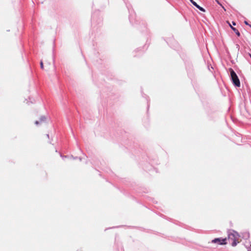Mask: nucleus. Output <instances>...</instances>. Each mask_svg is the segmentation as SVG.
<instances>
[{
    "label": "nucleus",
    "instance_id": "obj_1",
    "mask_svg": "<svg viewBox=\"0 0 251 251\" xmlns=\"http://www.w3.org/2000/svg\"><path fill=\"white\" fill-rule=\"evenodd\" d=\"M240 236L237 232L233 231L228 234V240L229 242H231L232 246L235 247L240 242Z\"/></svg>",
    "mask_w": 251,
    "mask_h": 251
},
{
    "label": "nucleus",
    "instance_id": "obj_2",
    "mask_svg": "<svg viewBox=\"0 0 251 251\" xmlns=\"http://www.w3.org/2000/svg\"><path fill=\"white\" fill-rule=\"evenodd\" d=\"M229 71L233 84L237 87H240V82L235 72L231 68L229 69Z\"/></svg>",
    "mask_w": 251,
    "mask_h": 251
},
{
    "label": "nucleus",
    "instance_id": "obj_3",
    "mask_svg": "<svg viewBox=\"0 0 251 251\" xmlns=\"http://www.w3.org/2000/svg\"><path fill=\"white\" fill-rule=\"evenodd\" d=\"M226 238L221 239V238H215L212 241L213 243H219L220 245H226Z\"/></svg>",
    "mask_w": 251,
    "mask_h": 251
},
{
    "label": "nucleus",
    "instance_id": "obj_4",
    "mask_svg": "<svg viewBox=\"0 0 251 251\" xmlns=\"http://www.w3.org/2000/svg\"><path fill=\"white\" fill-rule=\"evenodd\" d=\"M190 1L191 2V3L194 5H195L197 8H198L202 12H205V10L202 7H201L198 4H197V3L195 1H194L193 0H190Z\"/></svg>",
    "mask_w": 251,
    "mask_h": 251
},
{
    "label": "nucleus",
    "instance_id": "obj_5",
    "mask_svg": "<svg viewBox=\"0 0 251 251\" xmlns=\"http://www.w3.org/2000/svg\"><path fill=\"white\" fill-rule=\"evenodd\" d=\"M231 29L235 32L236 34L238 36H240V32H239V31L236 28H235L234 27H231Z\"/></svg>",
    "mask_w": 251,
    "mask_h": 251
},
{
    "label": "nucleus",
    "instance_id": "obj_6",
    "mask_svg": "<svg viewBox=\"0 0 251 251\" xmlns=\"http://www.w3.org/2000/svg\"><path fill=\"white\" fill-rule=\"evenodd\" d=\"M40 66H41V68L42 69H44V66H43V61H41L40 62Z\"/></svg>",
    "mask_w": 251,
    "mask_h": 251
},
{
    "label": "nucleus",
    "instance_id": "obj_7",
    "mask_svg": "<svg viewBox=\"0 0 251 251\" xmlns=\"http://www.w3.org/2000/svg\"><path fill=\"white\" fill-rule=\"evenodd\" d=\"M227 23L230 26V27L231 28V27H233L232 25H230V24L229 23V22L228 21H227Z\"/></svg>",
    "mask_w": 251,
    "mask_h": 251
},
{
    "label": "nucleus",
    "instance_id": "obj_8",
    "mask_svg": "<svg viewBox=\"0 0 251 251\" xmlns=\"http://www.w3.org/2000/svg\"><path fill=\"white\" fill-rule=\"evenodd\" d=\"M232 25H236V23H235V22H232Z\"/></svg>",
    "mask_w": 251,
    "mask_h": 251
},
{
    "label": "nucleus",
    "instance_id": "obj_9",
    "mask_svg": "<svg viewBox=\"0 0 251 251\" xmlns=\"http://www.w3.org/2000/svg\"><path fill=\"white\" fill-rule=\"evenodd\" d=\"M35 124L36 125H38V124H39V122L37 121H36V122H35Z\"/></svg>",
    "mask_w": 251,
    "mask_h": 251
},
{
    "label": "nucleus",
    "instance_id": "obj_10",
    "mask_svg": "<svg viewBox=\"0 0 251 251\" xmlns=\"http://www.w3.org/2000/svg\"><path fill=\"white\" fill-rule=\"evenodd\" d=\"M244 23L246 24V25H249L248 23L247 22V21H245L244 22Z\"/></svg>",
    "mask_w": 251,
    "mask_h": 251
},
{
    "label": "nucleus",
    "instance_id": "obj_11",
    "mask_svg": "<svg viewBox=\"0 0 251 251\" xmlns=\"http://www.w3.org/2000/svg\"><path fill=\"white\" fill-rule=\"evenodd\" d=\"M248 251H251V249H249Z\"/></svg>",
    "mask_w": 251,
    "mask_h": 251
},
{
    "label": "nucleus",
    "instance_id": "obj_12",
    "mask_svg": "<svg viewBox=\"0 0 251 251\" xmlns=\"http://www.w3.org/2000/svg\"><path fill=\"white\" fill-rule=\"evenodd\" d=\"M250 57H251V54H250Z\"/></svg>",
    "mask_w": 251,
    "mask_h": 251
}]
</instances>
